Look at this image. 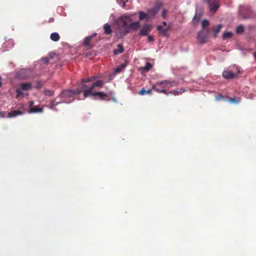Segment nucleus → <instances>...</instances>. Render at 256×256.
Listing matches in <instances>:
<instances>
[{
  "label": "nucleus",
  "mask_w": 256,
  "mask_h": 256,
  "mask_svg": "<svg viewBox=\"0 0 256 256\" xmlns=\"http://www.w3.org/2000/svg\"><path fill=\"white\" fill-rule=\"evenodd\" d=\"M104 83L102 80H98L92 84H83L80 90H64L62 94L63 96H72L80 94L82 92L84 96H106L104 93L99 91Z\"/></svg>",
  "instance_id": "nucleus-1"
},
{
  "label": "nucleus",
  "mask_w": 256,
  "mask_h": 256,
  "mask_svg": "<svg viewBox=\"0 0 256 256\" xmlns=\"http://www.w3.org/2000/svg\"><path fill=\"white\" fill-rule=\"evenodd\" d=\"M172 86V84L171 82H161L160 83L156 84L155 86H152V89L146 90L144 88H142L138 92V94L144 95L148 94H150L152 90H154L156 92L164 93L168 94L166 92L168 91V88H170Z\"/></svg>",
  "instance_id": "nucleus-2"
},
{
  "label": "nucleus",
  "mask_w": 256,
  "mask_h": 256,
  "mask_svg": "<svg viewBox=\"0 0 256 256\" xmlns=\"http://www.w3.org/2000/svg\"><path fill=\"white\" fill-rule=\"evenodd\" d=\"M132 18L130 16L123 15L119 17L116 20L117 26L116 36L120 38V34L124 32V30H127L129 24L132 22Z\"/></svg>",
  "instance_id": "nucleus-3"
},
{
  "label": "nucleus",
  "mask_w": 256,
  "mask_h": 256,
  "mask_svg": "<svg viewBox=\"0 0 256 256\" xmlns=\"http://www.w3.org/2000/svg\"><path fill=\"white\" fill-rule=\"evenodd\" d=\"M240 72L238 66H234L232 70H224L222 72L223 76L227 79H230L236 77Z\"/></svg>",
  "instance_id": "nucleus-4"
},
{
  "label": "nucleus",
  "mask_w": 256,
  "mask_h": 256,
  "mask_svg": "<svg viewBox=\"0 0 256 256\" xmlns=\"http://www.w3.org/2000/svg\"><path fill=\"white\" fill-rule=\"evenodd\" d=\"M140 26V22H130L127 28V30H124V32L120 34V36H124L126 34H128L129 32L131 30H137Z\"/></svg>",
  "instance_id": "nucleus-5"
},
{
  "label": "nucleus",
  "mask_w": 256,
  "mask_h": 256,
  "mask_svg": "<svg viewBox=\"0 0 256 256\" xmlns=\"http://www.w3.org/2000/svg\"><path fill=\"white\" fill-rule=\"evenodd\" d=\"M162 6V4L160 2H156L154 6L151 9L149 10L148 12V18L154 16L158 12L160 8Z\"/></svg>",
  "instance_id": "nucleus-6"
},
{
  "label": "nucleus",
  "mask_w": 256,
  "mask_h": 256,
  "mask_svg": "<svg viewBox=\"0 0 256 256\" xmlns=\"http://www.w3.org/2000/svg\"><path fill=\"white\" fill-rule=\"evenodd\" d=\"M27 112V110L24 106L21 107V108L18 110H12L8 114V118H14L18 116L22 115Z\"/></svg>",
  "instance_id": "nucleus-7"
},
{
  "label": "nucleus",
  "mask_w": 256,
  "mask_h": 256,
  "mask_svg": "<svg viewBox=\"0 0 256 256\" xmlns=\"http://www.w3.org/2000/svg\"><path fill=\"white\" fill-rule=\"evenodd\" d=\"M30 74L31 70L30 69H22L17 74V76L20 78H26Z\"/></svg>",
  "instance_id": "nucleus-8"
},
{
  "label": "nucleus",
  "mask_w": 256,
  "mask_h": 256,
  "mask_svg": "<svg viewBox=\"0 0 256 256\" xmlns=\"http://www.w3.org/2000/svg\"><path fill=\"white\" fill-rule=\"evenodd\" d=\"M34 101L30 102V106H29V110H28V113H38V112H42V108H39L38 106H34Z\"/></svg>",
  "instance_id": "nucleus-9"
},
{
  "label": "nucleus",
  "mask_w": 256,
  "mask_h": 256,
  "mask_svg": "<svg viewBox=\"0 0 256 256\" xmlns=\"http://www.w3.org/2000/svg\"><path fill=\"white\" fill-rule=\"evenodd\" d=\"M208 30H206L205 32L204 30L198 32V38L200 42L202 43L205 42L206 40L208 38Z\"/></svg>",
  "instance_id": "nucleus-10"
},
{
  "label": "nucleus",
  "mask_w": 256,
  "mask_h": 256,
  "mask_svg": "<svg viewBox=\"0 0 256 256\" xmlns=\"http://www.w3.org/2000/svg\"><path fill=\"white\" fill-rule=\"evenodd\" d=\"M208 3L209 4L210 10L212 12H216L219 7L216 0H208Z\"/></svg>",
  "instance_id": "nucleus-11"
},
{
  "label": "nucleus",
  "mask_w": 256,
  "mask_h": 256,
  "mask_svg": "<svg viewBox=\"0 0 256 256\" xmlns=\"http://www.w3.org/2000/svg\"><path fill=\"white\" fill-rule=\"evenodd\" d=\"M152 30V26L149 24H145L140 31V34L142 36L148 35Z\"/></svg>",
  "instance_id": "nucleus-12"
},
{
  "label": "nucleus",
  "mask_w": 256,
  "mask_h": 256,
  "mask_svg": "<svg viewBox=\"0 0 256 256\" xmlns=\"http://www.w3.org/2000/svg\"><path fill=\"white\" fill-rule=\"evenodd\" d=\"M31 88H32V86H31V84H30L24 83V84H22L21 87H20V90L18 89L16 90V92L18 93V94H20L21 90H30Z\"/></svg>",
  "instance_id": "nucleus-13"
},
{
  "label": "nucleus",
  "mask_w": 256,
  "mask_h": 256,
  "mask_svg": "<svg viewBox=\"0 0 256 256\" xmlns=\"http://www.w3.org/2000/svg\"><path fill=\"white\" fill-rule=\"evenodd\" d=\"M157 29L160 34L164 36H166L168 35V28H164L162 26H157Z\"/></svg>",
  "instance_id": "nucleus-14"
},
{
  "label": "nucleus",
  "mask_w": 256,
  "mask_h": 256,
  "mask_svg": "<svg viewBox=\"0 0 256 256\" xmlns=\"http://www.w3.org/2000/svg\"><path fill=\"white\" fill-rule=\"evenodd\" d=\"M96 34L94 33L92 36H87L85 38L84 41V44L85 46H90V41L94 37L96 36Z\"/></svg>",
  "instance_id": "nucleus-15"
},
{
  "label": "nucleus",
  "mask_w": 256,
  "mask_h": 256,
  "mask_svg": "<svg viewBox=\"0 0 256 256\" xmlns=\"http://www.w3.org/2000/svg\"><path fill=\"white\" fill-rule=\"evenodd\" d=\"M104 34H111L112 30L110 28V26L108 24H106L104 26Z\"/></svg>",
  "instance_id": "nucleus-16"
},
{
  "label": "nucleus",
  "mask_w": 256,
  "mask_h": 256,
  "mask_svg": "<svg viewBox=\"0 0 256 256\" xmlns=\"http://www.w3.org/2000/svg\"><path fill=\"white\" fill-rule=\"evenodd\" d=\"M50 38L54 42H58L60 40V36L58 33L53 32L50 34Z\"/></svg>",
  "instance_id": "nucleus-17"
},
{
  "label": "nucleus",
  "mask_w": 256,
  "mask_h": 256,
  "mask_svg": "<svg viewBox=\"0 0 256 256\" xmlns=\"http://www.w3.org/2000/svg\"><path fill=\"white\" fill-rule=\"evenodd\" d=\"M124 50L123 46L122 44H119L118 45V48L114 50V54L116 55L118 54L122 53L124 52Z\"/></svg>",
  "instance_id": "nucleus-18"
},
{
  "label": "nucleus",
  "mask_w": 256,
  "mask_h": 256,
  "mask_svg": "<svg viewBox=\"0 0 256 256\" xmlns=\"http://www.w3.org/2000/svg\"><path fill=\"white\" fill-rule=\"evenodd\" d=\"M138 18L140 20L146 19V20H148L149 19L148 16V13L146 14L142 11L140 12Z\"/></svg>",
  "instance_id": "nucleus-19"
},
{
  "label": "nucleus",
  "mask_w": 256,
  "mask_h": 256,
  "mask_svg": "<svg viewBox=\"0 0 256 256\" xmlns=\"http://www.w3.org/2000/svg\"><path fill=\"white\" fill-rule=\"evenodd\" d=\"M222 27V24H218L214 28V30L215 36H216L219 32Z\"/></svg>",
  "instance_id": "nucleus-20"
},
{
  "label": "nucleus",
  "mask_w": 256,
  "mask_h": 256,
  "mask_svg": "<svg viewBox=\"0 0 256 256\" xmlns=\"http://www.w3.org/2000/svg\"><path fill=\"white\" fill-rule=\"evenodd\" d=\"M152 67V65L149 63L146 62V66L142 68V70L146 72H148L149 70H150Z\"/></svg>",
  "instance_id": "nucleus-21"
},
{
  "label": "nucleus",
  "mask_w": 256,
  "mask_h": 256,
  "mask_svg": "<svg viewBox=\"0 0 256 256\" xmlns=\"http://www.w3.org/2000/svg\"><path fill=\"white\" fill-rule=\"evenodd\" d=\"M126 66V65L124 64H122L120 66L117 67L114 70L116 73L120 72L122 69H124Z\"/></svg>",
  "instance_id": "nucleus-22"
},
{
  "label": "nucleus",
  "mask_w": 256,
  "mask_h": 256,
  "mask_svg": "<svg viewBox=\"0 0 256 256\" xmlns=\"http://www.w3.org/2000/svg\"><path fill=\"white\" fill-rule=\"evenodd\" d=\"M232 36V33L231 32H226L222 35V38L224 39H227L231 38Z\"/></svg>",
  "instance_id": "nucleus-23"
},
{
  "label": "nucleus",
  "mask_w": 256,
  "mask_h": 256,
  "mask_svg": "<svg viewBox=\"0 0 256 256\" xmlns=\"http://www.w3.org/2000/svg\"><path fill=\"white\" fill-rule=\"evenodd\" d=\"M244 30V26H239L237 27L236 31L238 34H240L243 32Z\"/></svg>",
  "instance_id": "nucleus-24"
},
{
  "label": "nucleus",
  "mask_w": 256,
  "mask_h": 256,
  "mask_svg": "<svg viewBox=\"0 0 256 256\" xmlns=\"http://www.w3.org/2000/svg\"><path fill=\"white\" fill-rule=\"evenodd\" d=\"M44 94L46 96H51L54 94V92L50 90H46L44 91Z\"/></svg>",
  "instance_id": "nucleus-25"
},
{
  "label": "nucleus",
  "mask_w": 256,
  "mask_h": 256,
  "mask_svg": "<svg viewBox=\"0 0 256 256\" xmlns=\"http://www.w3.org/2000/svg\"><path fill=\"white\" fill-rule=\"evenodd\" d=\"M209 24V22L206 20H203L202 22V25L204 28L206 26H208Z\"/></svg>",
  "instance_id": "nucleus-26"
},
{
  "label": "nucleus",
  "mask_w": 256,
  "mask_h": 256,
  "mask_svg": "<svg viewBox=\"0 0 256 256\" xmlns=\"http://www.w3.org/2000/svg\"><path fill=\"white\" fill-rule=\"evenodd\" d=\"M42 60L45 64H48L50 60V58L47 57L42 58Z\"/></svg>",
  "instance_id": "nucleus-27"
},
{
  "label": "nucleus",
  "mask_w": 256,
  "mask_h": 256,
  "mask_svg": "<svg viewBox=\"0 0 256 256\" xmlns=\"http://www.w3.org/2000/svg\"><path fill=\"white\" fill-rule=\"evenodd\" d=\"M56 55V54L54 53V52H50L49 54V58L50 59H52L54 56Z\"/></svg>",
  "instance_id": "nucleus-28"
},
{
  "label": "nucleus",
  "mask_w": 256,
  "mask_h": 256,
  "mask_svg": "<svg viewBox=\"0 0 256 256\" xmlns=\"http://www.w3.org/2000/svg\"><path fill=\"white\" fill-rule=\"evenodd\" d=\"M166 14H167V11L166 10H163L162 12V18H165L166 17Z\"/></svg>",
  "instance_id": "nucleus-29"
},
{
  "label": "nucleus",
  "mask_w": 256,
  "mask_h": 256,
  "mask_svg": "<svg viewBox=\"0 0 256 256\" xmlns=\"http://www.w3.org/2000/svg\"><path fill=\"white\" fill-rule=\"evenodd\" d=\"M148 42H150L153 41V40H154L153 36H149L148 37Z\"/></svg>",
  "instance_id": "nucleus-30"
},
{
  "label": "nucleus",
  "mask_w": 256,
  "mask_h": 256,
  "mask_svg": "<svg viewBox=\"0 0 256 256\" xmlns=\"http://www.w3.org/2000/svg\"><path fill=\"white\" fill-rule=\"evenodd\" d=\"M90 80H88V78H82V82H90Z\"/></svg>",
  "instance_id": "nucleus-31"
},
{
  "label": "nucleus",
  "mask_w": 256,
  "mask_h": 256,
  "mask_svg": "<svg viewBox=\"0 0 256 256\" xmlns=\"http://www.w3.org/2000/svg\"><path fill=\"white\" fill-rule=\"evenodd\" d=\"M96 78V76H92L90 78H88V80H90V82L94 80Z\"/></svg>",
  "instance_id": "nucleus-32"
},
{
  "label": "nucleus",
  "mask_w": 256,
  "mask_h": 256,
  "mask_svg": "<svg viewBox=\"0 0 256 256\" xmlns=\"http://www.w3.org/2000/svg\"><path fill=\"white\" fill-rule=\"evenodd\" d=\"M200 18V16L197 17L196 15L194 18V20H198Z\"/></svg>",
  "instance_id": "nucleus-33"
},
{
  "label": "nucleus",
  "mask_w": 256,
  "mask_h": 256,
  "mask_svg": "<svg viewBox=\"0 0 256 256\" xmlns=\"http://www.w3.org/2000/svg\"><path fill=\"white\" fill-rule=\"evenodd\" d=\"M94 98H99L100 100H104V97H102V96H100V97H94Z\"/></svg>",
  "instance_id": "nucleus-34"
},
{
  "label": "nucleus",
  "mask_w": 256,
  "mask_h": 256,
  "mask_svg": "<svg viewBox=\"0 0 256 256\" xmlns=\"http://www.w3.org/2000/svg\"><path fill=\"white\" fill-rule=\"evenodd\" d=\"M254 56L255 58V60H256V52L254 54Z\"/></svg>",
  "instance_id": "nucleus-35"
},
{
  "label": "nucleus",
  "mask_w": 256,
  "mask_h": 256,
  "mask_svg": "<svg viewBox=\"0 0 256 256\" xmlns=\"http://www.w3.org/2000/svg\"><path fill=\"white\" fill-rule=\"evenodd\" d=\"M2 83L1 82V77L0 76V87L2 86Z\"/></svg>",
  "instance_id": "nucleus-36"
},
{
  "label": "nucleus",
  "mask_w": 256,
  "mask_h": 256,
  "mask_svg": "<svg viewBox=\"0 0 256 256\" xmlns=\"http://www.w3.org/2000/svg\"><path fill=\"white\" fill-rule=\"evenodd\" d=\"M162 24H164V26H166V22H162Z\"/></svg>",
  "instance_id": "nucleus-37"
},
{
  "label": "nucleus",
  "mask_w": 256,
  "mask_h": 256,
  "mask_svg": "<svg viewBox=\"0 0 256 256\" xmlns=\"http://www.w3.org/2000/svg\"><path fill=\"white\" fill-rule=\"evenodd\" d=\"M122 4H123V6H124L125 4H126V2H123Z\"/></svg>",
  "instance_id": "nucleus-38"
}]
</instances>
